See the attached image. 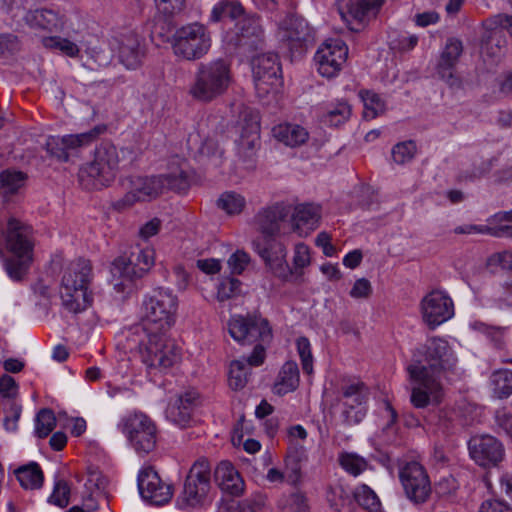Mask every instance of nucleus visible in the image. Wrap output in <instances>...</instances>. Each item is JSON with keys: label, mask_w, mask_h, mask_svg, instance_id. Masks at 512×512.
Listing matches in <instances>:
<instances>
[{"label": "nucleus", "mask_w": 512, "mask_h": 512, "mask_svg": "<svg viewBox=\"0 0 512 512\" xmlns=\"http://www.w3.org/2000/svg\"><path fill=\"white\" fill-rule=\"evenodd\" d=\"M260 145V124L257 114L244 111L241 114V133L237 141L238 155L246 169L255 168V155Z\"/></svg>", "instance_id": "obj_16"}, {"label": "nucleus", "mask_w": 512, "mask_h": 512, "mask_svg": "<svg viewBox=\"0 0 512 512\" xmlns=\"http://www.w3.org/2000/svg\"><path fill=\"white\" fill-rule=\"evenodd\" d=\"M177 307V297L171 291L155 289L143 300L141 322L129 329V348L137 349L149 372H165L181 359L179 348L165 338L175 323Z\"/></svg>", "instance_id": "obj_1"}, {"label": "nucleus", "mask_w": 512, "mask_h": 512, "mask_svg": "<svg viewBox=\"0 0 512 512\" xmlns=\"http://www.w3.org/2000/svg\"><path fill=\"white\" fill-rule=\"evenodd\" d=\"M103 131L104 127L96 126L87 132L63 135L69 158L76 155L81 148L90 146Z\"/></svg>", "instance_id": "obj_34"}, {"label": "nucleus", "mask_w": 512, "mask_h": 512, "mask_svg": "<svg viewBox=\"0 0 512 512\" xmlns=\"http://www.w3.org/2000/svg\"><path fill=\"white\" fill-rule=\"evenodd\" d=\"M117 427L138 455H147L155 449L158 428L156 423L145 413L127 414L121 418Z\"/></svg>", "instance_id": "obj_8"}, {"label": "nucleus", "mask_w": 512, "mask_h": 512, "mask_svg": "<svg viewBox=\"0 0 512 512\" xmlns=\"http://www.w3.org/2000/svg\"><path fill=\"white\" fill-rule=\"evenodd\" d=\"M494 424L499 434L503 433L512 440V408L497 409L494 414Z\"/></svg>", "instance_id": "obj_52"}, {"label": "nucleus", "mask_w": 512, "mask_h": 512, "mask_svg": "<svg viewBox=\"0 0 512 512\" xmlns=\"http://www.w3.org/2000/svg\"><path fill=\"white\" fill-rule=\"evenodd\" d=\"M126 153L113 143L105 141L96 146L93 160L80 167L78 179L88 190L109 186L120 169V162Z\"/></svg>", "instance_id": "obj_5"}, {"label": "nucleus", "mask_w": 512, "mask_h": 512, "mask_svg": "<svg viewBox=\"0 0 512 512\" xmlns=\"http://www.w3.org/2000/svg\"><path fill=\"white\" fill-rule=\"evenodd\" d=\"M304 459H306L305 449L302 446L292 445L285 460L286 472L284 474L289 483L296 484L300 480V462Z\"/></svg>", "instance_id": "obj_37"}, {"label": "nucleus", "mask_w": 512, "mask_h": 512, "mask_svg": "<svg viewBox=\"0 0 512 512\" xmlns=\"http://www.w3.org/2000/svg\"><path fill=\"white\" fill-rule=\"evenodd\" d=\"M348 48L342 40L331 39L316 51L314 61L318 72L326 78L336 76L346 61Z\"/></svg>", "instance_id": "obj_20"}, {"label": "nucleus", "mask_w": 512, "mask_h": 512, "mask_svg": "<svg viewBox=\"0 0 512 512\" xmlns=\"http://www.w3.org/2000/svg\"><path fill=\"white\" fill-rule=\"evenodd\" d=\"M245 16L244 8L238 0H220L212 8L210 21L229 24Z\"/></svg>", "instance_id": "obj_32"}, {"label": "nucleus", "mask_w": 512, "mask_h": 512, "mask_svg": "<svg viewBox=\"0 0 512 512\" xmlns=\"http://www.w3.org/2000/svg\"><path fill=\"white\" fill-rule=\"evenodd\" d=\"M139 273L146 274L154 265L155 251L152 248L135 247L128 255Z\"/></svg>", "instance_id": "obj_46"}, {"label": "nucleus", "mask_w": 512, "mask_h": 512, "mask_svg": "<svg viewBox=\"0 0 512 512\" xmlns=\"http://www.w3.org/2000/svg\"><path fill=\"white\" fill-rule=\"evenodd\" d=\"M56 426V417L51 409H41L35 418V434L39 438L47 437Z\"/></svg>", "instance_id": "obj_49"}, {"label": "nucleus", "mask_w": 512, "mask_h": 512, "mask_svg": "<svg viewBox=\"0 0 512 512\" xmlns=\"http://www.w3.org/2000/svg\"><path fill=\"white\" fill-rule=\"evenodd\" d=\"M296 348L299 354L302 370L304 373L310 375L313 373V355L311 344L307 337H299L296 340Z\"/></svg>", "instance_id": "obj_51"}, {"label": "nucleus", "mask_w": 512, "mask_h": 512, "mask_svg": "<svg viewBox=\"0 0 512 512\" xmlns=\"http://www.w3.org/2000/svg\"><path fill=\"white\" fill-rule=\"evenodd\" d=\"M157 9L164 15L170 16L180 12L183 7L185 0H154Z\"/></svg>", "instance_id": "obj_62"}, {"label": "nucleus", "mask_w": 512, "mask_h": 512, "mask_svg": "<svg viewBox=\"0 0 512 512\" xmlns=\"http://www.w3.org/2000/svg\"><path fill=\"white\" fill-rule=\"evenodd\" d=\"M7 12L17 23L24 21L31 28L52 32L63 27L62 17L52 9L42 8L26 11L18 1H13L8 6Z\"/></svg>", "instance_id": "obj_19"}, {"label": "nucleus", "mask_w": 512, "mask_h": 512, "mask_svg": "<svg viewBox=\"0 0 512 512\" xmlns=\"http://www.w3.org/2000/svg\"><path fill=\"white\" fill-rule=\"evenodd\" d=\"M163 179V189L168 188L176 192H185L190 186L189 177L182 166L176 171H171L164 175H159Z\"/></svg>", "instance_id": "obj_45"}, {"label": "nucleus", "mask_w": 512, "mask_h": 512, "mask_svg": "<svg viewBox=\"0 0 512 512\" xmlns=\"http://www.w3.org/2000/svg\"><path fill=\"white\" fill-rule=\"evenodd\" d=\"M46 151L61 162H68L69 156L63 136H49L45 143Z\"/></svg>", "instance_id": "obj_53"}, {"label": "nucleus", "mask_w": 512, "mask_h": 512, "mask_svg": "<svg viewBox=\"0 0 512 512\" xmlns=\"http://www.w3.org/2000/svg\"><path fill=\"white\" fill-rule=\"evenodd\" d=\"M214 476L222 491L234 496H239L243 492L244 481L229 461L220 462L215 469Z\"/></svg>", "instance_id": "obj_30"}, {"label": "nucleus", "mask_w": 512, "mask_h": 512, "mask_svg": "<svg viewBox=\"0 0 512 512\" xmlns=\"http://www.w3.org/2000/svg\"><path fill=\"white\" fill-rule=\"evenodd\" d=\"M418 43V37L414 34L401 33L396 39L390 41V45L393 49L399 51L412 50Z\"/></svg>", "instance_id": "obj_61"}, {"label": "nucleus", "mask_w": 512, "mask_h": 512, "mask_svg": "<svg viewBox=\"0 0 512 512\" xmlns=\"http://www.w3.org/2000/svg\"><path fill=\"white\" fill-rule=\"evenodd\" d=\"M368 398V388L364 382L353 380L343 382L337 398L342 406L341 417L346 425L358 424L365 417V403Z\"/></svg>", "instance_id": "obj_10"}, {"label": "nucleus", "mask_w": 512, "mask_h": 512, "mask_svg": "<svg viewBox=\"0 0 512 512\" xmlns=\"http://www.w3.org/2000/svg\"><path fill=\"white\" fill-rule=\"evenodd\" d=\"M44 45L49 48L59 49L69 57H76L80 52L79 47L74 42L58 36L44 39Z\"/></svg>", "instance_id": "obj_55"}, {"label": "nucleus", "mask_w": 512, "mask_h": 512, "mask_svg": "<svg viewBox=\"0 0 512 512\" xmlns=\"http://www.w3.org/2000/svg\"><path fill=\"white\" fill-rule=\"evenodd\" d=\"M32 255L13 254L4 260V269L11 280L20 282L26 277L33 260Z\"/></svg>", "instance_id": "obj_35"}, {"label": "nucleus", "mask_w": 512, "mask_h": 512, "mask_svg": "<svg viewBox=\"0 0 512 512\" xmlns=\"http://www.w3.org/2000/svg\"><path fill=\"white\" fill-rule=\"evenodd\" d=\"M210 47V33L206 26L198 22L179 28L173 36V52L184 60H198L208 53Z\"/></svg>", "instance_id": "obj_9"}, {"label": "nucleus", "mask_w": 512, "mask_h": 512, "mask_svg": "<svg viewBox=\"0 0 512 512\" xmlns=\"http://www.w3.org/2000/svg\"><path fill=\"white\" fill-rule=\"evenodd\" d=\"M372 293V286L368 279H357L350 290V296L355 299L368 298Z\"/></svg>", "instance_id": "obj_63"}, {"label": "nucleus", "mask_w": 512, "mask_h": 512, "mask_svg": "<svg viewBox=\"0 0 512 512\" xmlns=\"http://www.w3.org/2000/svg\"><path fill=\"white\" fill-rule=\"evenodd\" d=\"M311 257H310V249L309 247L300 242L297 243L294 247V255H293V266L295 270H301L308 265H310Z\"/></svg>", "instance_id": "obj_59"}, {"label": "nucleus", "mask_w": 512, "mask_h": 512, "mask_svg": "<svg viewBox=\"0 0 512 512\" xmlns=\"http://www.w3.org/2000/svg\"><path fill=\"white\" fill-rule=\"evenodd\" d=\"M25 175L20 171L5 170L0 174V195L15 193L24 183Z\"/></svg>", "instance_id": "obj_47"}, {"label": "nucleus", "mask_w": 512, "mask_h": 512, "mask_svg": "<svg viewBox=\"0 0 512 512\" xmlns=\"http://www.w3.org/2000/svg\"><path fill=\"white\" fill-rule=\"evenodd\" d=\"M414 357L413 363L407 367L412 383L411 404L418 409L438 405L444 395L439 375L452 370L457 359L448 342L438 337L428 339L417 349Z\"/></svg>", "instance_id": "obj_2"}, {"label": "nucleus", "mask_w": 512, "mask_h": 512, "mask_svg": "<svg viewBox=\"0 0 512 512\" xmlns=\"http://www.w3.org/2000/svg\"><path fill=\"white\" fill-rule=\"evenodd\" d=\"M70 488L68 484L63 481H57L55 483L52 494L48 501L58 507L64 508L69 504Z\"/></svg>", "instance_id": "obj_58"}, {"label": "nucleus", "mask_w": 512, "mask_h": 512, "mask_svg": "<svg viewBox=\"0 0 512 512\" xmlns=\"http://www.w3.org/2000/svg\"><path fill=\"white\" fill-rule=\"evenodd\" d=\"M471 458L482 467L497 466L505 457L502 442L489 434L475 435L468 442Z\"/></svg>", "instance_id": "obj_21"}, {"label": "nucleus", "mask_w": 512, "mask_h": 512, "mask_svg": "<svg viewBox=\"0 0 512 512\" xmlns=\"http://www.w3.org/2000/svg\"><path fill=\"white\" fill-rule=\"evenodd\" d=\"M462 52V42L456 38H449L440 55L437 73L450 87L460 86V79L455 74V67Z\"/></svg>", "instance_id": "obj_26"}, {"label": "nucleus", "mask_w": 512, "mask_h": 512, "mask_svg": "<svg viewBox=\"0 0 512 512\" xmlns=\"http://www.w3.org/2000/svg\"><path fill=\"white\" fill-rule=\"evenodd\" d=\"M114 290L122 294H130L134 290V281L145 274L139 273L128 255L116 258L111 265Z\"/></svg>", "instance_id": "obj_27"}, {"label": "nucleus", "mask_w": 512, "mask_h": 512, "mask_svg": "<svg viewBox=\"0 0 512 512\" xmlns=\"http://www.w3.org/2000/svg\"><path fill=\"white\" fill-rule=\"evenodd\" d=\"M300 384V373L295 361L285 362L273 385V393L279 396L294 392Z\"/></svg>", "instance_id": "obj_31"}, {"label": "nucleus", "mask_w": 512, "mask_h": 512, "mask_svg": "<svg viewBox=\"0 0 512 512\" xmlns=\"http://www.w3.org/2000/svg\"><path fill=\"white\" fill-rule=\"evenodd\" d=\"M252 248L276 277L287 280L292 276L293 271L286 260L287 250L282 242L274 237H257L252 241Z\"/></svg>", "instance_id": "obj_13"}, {"label": "nucleus", "mask_w": 512, "mask_h": 512, "mask_svg": "<svg viewBox=\"0 0 512 512\" xmlns=\"http://www.w3.org/2000/svg\"><path fill=\"white\" fill-rule=\"evenodd\" d=\"M128 182L127 193L112 204L118 211L130 208L137 202L155 199L163 192V179L159 176H132Z\"/></svg>", "instance_id": "obj_12"}, {"label": "nucleus", "mask_w": 512, "mask_h": 512, "mask_svg": "<svg viewBox=\"0 0 512 512\" xmlns=\"http://www.w3.org/2000/svg\"><path fill=\"white\" fill-rule=\"evenodd\" d=\"M350 115V105L345 101H341L329 105L322 116V122L332 127H338L345 123L349 119Z\"/></svg>", "instance_id": "obj_40"}, {"label": "nucleus", "mask_w": 512, "mask_h": 512, "mask_svg": "<svg viewBox=\"0 0 512 512\" xmlns=\"http://www.w3.org/2000/svg\"><path fill=\"white\" fill-rule=\"evenodd\" d=\"M166 418L175 425L184 428L192 420V411L181 404V401L169 403L166 409Z\"/></svg>", "instance_id": "obj_48"}, {"label": "nucleus", "mask_w": 512, "mask_h": 512, "mask_svg": "<svg viewBox=\"0 0 512 512\" xmlns=\"http://www.w3.org/2000/svg\"><path fill=\"white\" fill-rule=\"evenodd\" d=\"M424 322L432 329L454 316V303L443 290H432L420 303Z\"/></svg>", "instance_id": "obj_18"}, {"label": "nucleus", "mask_w": 512, "mask_h": 512, "mask_svg": "<svg viewBox=\"0 0 512 512\" xmlns=\"http://www.w3.org/2000/svg\"><path fill=\"white\" fill-rule=\"evenodd\" d=\"M290 214V207L284 203H275L261 208L254 216V223L261 237H274L280 233L282 223Z\"/></svg>", "instance_id": "obj_25"}, {"label": "nucleus", "mask_w": 512, "mask_h": 512, "mask_svg": "<svg viewBox=\"0 0 512 512\" xmlns=\"http://www.w3.org/2000/svg\"><path fill=\"white\" fill-rule=\"evenodd\" d=\"M360 97L363 101V116L366 120H372L384 113L386 109L385 102L377 93L364 90L360 92Z\"/></svg>", "instance_id": "obj_41"}, {"label": "nucleus", "mask_w": 512, "mask_h": 512, "mask_svg": "<svg viewBox=\"0 0 512 512\" xmlns=\"http://www.w3.org/2000/svg\"><path fill=\"white\" fill-rule=\"evenodd\" d=\"M341 467L353 476H358L367 468V462L364 458L355 453H342L339 456Z\"/></svg>", "instance_id": "obj_50"}, {"label": "nucleus", "mask_w": 512, "mask_h": 512, "mask_svg": "<svg viewBox=\"0 0 512 512\" xmlns=\"http://www.w3.org/2000/svg\"><path fill=\"white\" fill-rule=\"evenodd\" d=\"M312 38V31L307 21L294 16L286 17L279 24L277 39L290 52L301 53Z\"/></svg>", "instance_id": "obj_22"}, {"label": "nucleus", "mask_w": 512, "mask_h": 512, "mask_svg": "<svg viewBox=\"0 0 512 512\" xmlns=\"http://www.w3.org/2000/svg\"><path fill=\"white\" fill-rule=\"evenodd\" d=\"M256 503L249 500H222L217 512H255Z\"/></svg>", "instance_id": "obj_57"}, {"label": "nucleus", "mask_w": 512, "mask_h": 512, "mask_svg": "<svg viewBox=\"0 0 512 512\" xmlns=\"http://www.w3.org/2000/svg\"><path fill=\"white\" fill-rule=\"evenodd\" d=\"M254 86L259 97H265L276 90L281 83V66L278 55L265 53L252 61Z\"/></svg>", "instance_id": "obj_14"}, {"label": "nucleus", "mask_w": 512, "mask_h": 512, "mask_svg": "<svg viewBox=\"0 0 512 512\" xmlns=\"http://www.w3.org/2000/svg\"><path fill=\"white\" fill-rule=\"evenodd\" d=\"M116 41L119 62L128 70L141 67L147 52L145 40L130 30L120 34Z\"/></svg>", "instance_id": "obj_23"}, {"label": "nucleus", "mask_w": 512, "mask_h": 512, "mask_svg": "<svg viewBox=\"0 0 512 512\" xmlns=\"http://www.w3.org/2000/svg\"><path fill=\"white\" fill-rule=\"evenodd\" d=\"M272 132L278 141L292 148L305 144L309 139L308 131L298 124H279Z\"/></svg>", "instance_id": "obj_33"}, {"label": "nucleus", "mask_w": 512, "mask_h": 512, "mask_svg": "<svg viewBox=\"0 0 512 512\" xmlns=\"http://www.w3.org/2000/svg\"><path fill=\"white\" fill-rule=\"evenodd\" d=\"M211 489V467L205 458L194 462L183 484L182 491L176 499L179 509L198 508L209 502Z\"/></svg>", "instance_id": "obj_7"}, {"label": "nucleus", "mask_w": 512, "mask_h": 512, "mask_svg": "<svg viewBox=\"0 0 512 512\" xmlns=\"http://www.w3.org/2000/svg\"><path fill=\"white\" fill-rule=\"evenodd\" d=\"M20 485L25 489H38L43 483V472L36 462H30L15 470Z\"/></svg>", "instance_id": "obj_36"}, {"label": "nucleus", "mask_w": 512, "mask_h": 512, "mask_svg": "<svg viewBox=\"0 0 512 512\" xmlns=\"http://www.w3.org/2000/svg\"><path fill=\"white\" fill-rule=\"evenodd\" d=\"M455 234H488L495 237L512 236V225H503L498 228H492L485 225L466 224L457 226L454 229Z\"/></svg>", "instance_id": "obj_42"}, {"label": "nucleus", "mask_w": 512, "mask_h": 512, "mask_svg": "<svg viewBox=\"0 0 512 512\" xmlns=\"http://www.w3.org/2000/svg\"><path fill=\"white\" fill-rule=\"evenodd\" d=\"M250 262V256L243 250H237L228 259V265L233 274H241Z\"/></svg>", "instance_id": "obj_60"}, {"label": "nucleus", "mask_w": 512, "mask_h": 512, "mask_svg": "<svg viewBox=\"0 0 512 512\" xmlns=\"http://www.w3.org/2000/svg\"><path fill=\"white\" fill-rule=\"evenodd\" d=\"M241 282L236 278H225L219 285L217 290V299L221 302L235 297L240 293Z\"/></svg>", "instance_id": "obj_56"}, {"label": "nucleus", "mask_w": 512, "mask_h": 512, "mask_svg": "<svg viewBox=\"0 0 512 512\" xmlns=\"http://www.w3.org/2000/svg\"><path fill=\"white\" fill-rule=\"evenodd\" d=\"M416 153V145L413 141L400 142L392 148V158L397 164L410 162Z\"/></svg>", "instance_id": "obj_54"}, {"label": "nucleus", "mask_w": 512, "mask_h": 512, "mask_svg": "<svg viewBox=\"0 0 512 512\" xmlns=\"http://www.w3.org/2000/svg\"><path fill=\"white\" fill-rule=\"evenodd\" d=\"M137 482L142 499L150 505L163 506L173 497V485L164 482L152 467L143 468Z\"/></svg>", "instance_id": "obj_17"}, {"label": "nucleus", "mask_w": 512, "mask_h": 512, "mask_svg": "<svg viewBox=\"0 0 512 512\" xmlns=\"http://www.w3.org/2000/svg\"><path fill=\"white\" fill-rule=\"evenodd\" d=\"M383 0H340L338 12L351 31L358 32L379 13Z\"/></svg>", "instance_id": "obj_15"}, {"label": "nucleus", "mask_w": 512, "mask_h": 512, "mask_svg": "<svg viewBox=\"0 0 512 512\" xmlns=\"http://www.w3.org/2000/svg\"><path fill=\"white\" fill-rule=\"evenodd\" d=\"M490 383L495 396L500 399L509 397L512 394V371H495L490 377Z\"/></svg>", "instance_id": "obj_43"}, {"label": "nucleus", "mask_w": 512, "mask_h": 512, "mask_svg": "<svg viewBox=\"0 0 512 512\" xmlns=\"http://www.w3.org/2000/svg\"><path fill=\"white\" fill-rule=\"evenodd\" d=\"M330 507L336 512H348L351 504L350 493L341 485H330L326 492Z\"/></svg>", "instance_id": "obj_39"}, {"label": "nucleus", "mask_w": 512, "mask_h": 512, "mask_svg": "<svg viewBox=\"0 0 512 512\" xmlns=\"http://www.w3.org/2000/svg\"><path fill=\"white\" fill-rule=\"evenodd\" d=\"M291 218L293 230L300 236H307L319 226L321 207L312 203L299 204Z\"/></svg>", "instance_id": "obj_29"}, {"label": "nucleus", "mask_w": 512, "mask_h": 512, "mask_svg": "<svg viewBox=\"0 0 512 512\" xmlns=\"http://www.w3.org/2000/svg\"><path fill=\"white\" fill-rule=\"evenodd\" d=\"M232 81L230 65L223 59L212 60L199 65L195 80L190 88L193 98L210 102L223 95Z\"/></svg>", "instance_id": "obj_6"}, {"label": "nucleus", "mask_w": 512, "mask_h": 512, "mask_svg": "<svg viewBox=\"0 0 512 512\" xmlns=\"http://www.w3.org/2000/svg\"><path fill=\"white\" fill-rule=\"evenodd\" d=\"M399 480L406 497L414 504L425 503L430 497V478L419 462L410 461L403 464L399 469Z\"/></svg>", "instance_id": "obj_11"}, {"label": "nucleus", "mask_w": 512, "mask_h": 512, "mask_svg": "<svg viewBox=\"0 0 512 512\" xmlns=\"http://www.w3.org/2000/svg\"><path fill=\"white\" fill-rule=\"evenodd\" d=\"M231 337L241 344H254L251 355L233 360L229 369V385L234 390L243 389L250 377L251 367L263 364L265 345L272 341L273 333L269 321L261 315L233 316L228 322Z\"/></svg>", "instance_id": "obj_3"}, {"label": "nucleus", "mask_w": 512, "mask_h": 512, "mask_svg": "<svg viewBox=\"0 0 512 512\" xmlns=\"http://www.w3.org/2000/svg\"><path fill=\"white\" fill-rule=\"evenodd\" d=\"M356 502L364 509L378 512L381 502L377 494L366 484L359 485L353 492Z\"/></svg>", "instance_id": "obj_44"}, {"label": "nucleus", "mask_w": 512, "mask_h": 512, "mask_svg": "<svg viewBox=\"0 0 512 512\" xmlns=\"http://www.w3.org/2000/svg\"><path fill=\"white\" fill-rule=\"evenodd\" d=\"M489 28H497L507 31L512 36V15L499 14L487 21Z\"/></svg>", "instance_id": "obj_64"}, {"label": "nucleus", "mask_w": 512, "mask_h": 512, "mask_svg": "<svg viewBox=\"0 0 512 512\" xmlns=\"http://www.w3.org/2000/svg\"><path fill=\"white\" fill-rule=\"evenodd\" d=\"M217 207L227 215H239L246 207V199L235 191H225L219 196Z\"/></svg>", "instance_id": "obj_38"}, {"label": "nucleus", "mask_w": 512, "mask_h": 512, "mask_svg": "<svg viewBox=\"0 0 512 512\" xmlns=\"http://www.w3.org/2000/svg\"><path fill=\"white\" fill-rule=\"evenodd\" d=\"M92 278V265L89 260L79 258L65 267L60 285V298L64 309L78 314L91 306L93 297L89 292V285Z\"/></svg>", "instance_id": "obj_4"}, {"label": "nucleus", "mask_w": 512, "mask_h": 512, "mask_svg": "<svg viewBox=\"0 0 512 512\" xmlns=\"http://www.w3.org/2000/svg\"><path fill=\"white\" fill-rule=\"evenodd\" d=\"M231 42L243 52L257 50L263 42V30L260 18L255 15H246L234 23Z\"/></svg>", "instance_id": "obj_24"}, {"label": "nucleus", "mask_w": 512, "mask_h": 512, "mask_svg": "<svg viewBox=\"0 0 512 512\" xmlns=\"http://www.w3.org/2000/svg\"><path fill=\"white\" fill-rule=\"evenodd\" d=\"M5 238L12 254H33L32 228L20 220L8 219Z\"/></svg>", "instance_id": "obj_28"}]
</instances>
